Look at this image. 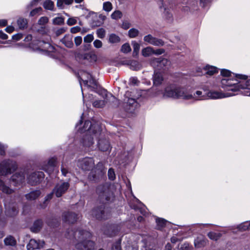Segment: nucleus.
<instances>
[{
	"mask_svg": "<svg viewBox=\"0 0 250 250\" xmlns=\"http://www.w3.org/2000/svg\"><path fill=\"white\" fill-rule=\"evenodd\" d=\"M130 83L133 85H138L140 83L139 81L136 77H132L130 79Z\"/></svg>",
	"mask_w": 250,
	"mask_h": 250,
	"instance_id": "63",
	"label": "nucleus"
},
{
	"mask_svg": "<svg viewBox=\"0 0 250 250\" xmlns=\"http://www.w3.org/2000/svg\"><path fill=\"white\" fill-rule=\"evenodd\" d=\"M74 0H58L57 2V6L61 9L64 8V4L66 5L71 4Z\"/></svg>",
	"mask_w": 250,
	"mask_h": 250,
	"instance_id": "35",
	"label": "nucleus"
},
{
	"mask_svg": "<svg viewBox=\"0 0 250 250\" xmlns=\"http://www.w3.org/2000/svg\"><path fill=\"white\" fill-rule=\"evenodd\" d=\"M104 166L102 163H98L95 168L89 173L88 178L90 181L96 182L104 173Z\"/></svg>",
	"mask_w": 250,
	"mask_h": 250,
	"instance_id": "7",
	"label": "nucleus"
},
{
	"mask_svg": "<svg viewBox=\"0 0 250 250\" xmlns=\"http://www.w3.org/2000/svg\"><path fill=\"white\" fill-rule=\"evenodd\" d=\"M48 18L47 17H42L38 21V23L40 25H44L48 22Z\"/></svg>",
	"mask_w": 250,
	"mask_h": 250,
	"instance_id": "50",
	"label": "nucleus"
},
{
	"mask_svg": "<svg viewBox=\"0 0 250 250\" xmlns=\"http://www.w3.org/2000/svg\"><path fill=\"white\" fill-rule=\"evenodd\" d=\"M144 41L154 46H162L164 45V42L162 40L154 37L151 34L144 36Z\"/></svg>",
	"mask_w": 250,
	"mask_h": 250,
	"instance_id": "15",
	"label": "nucleus"
},
{
	"mask_svg": "<svg viewBox=\"0 0 250 250\" xmlns=\"http://www.w3.org/2000/svg\"><path fill=\"white\" fill-rule=\"evenodd\" d=\"M132 44L133 48V54H138L140 50V44L135 41L133 42Z\"/></svg>",
	"mask_w": 250,
	"mask_h": 250,
	"instance_id": "48",
	"label": "nucleus"
},
{
	"mask_svg": "<svg viewBox=\"0 0 250 250\" xmlns=\"http://www.w3.org/2000/svg\"><path fill=\"white\" fill-rule=\"evenodd\" d=\"M41 192L40 190H36L31 191L25 195V197L28 200H34L37 199L41 195Z\"/></svg>",
	"mask_w": 250,
	"mask_h": 250,
	"instance_id": "25",
	"label": "nucleus"
},
{
	"mask_svg": "<svg viewBox=\"0 0 250 250\" xmlns=\"http://www.w3.org/2000/svg\"><path fill=\"white\" fill-rule=\"evenodd\" d=\"M42 221L41 220H38L36 221L32 227L31 228V230L34 232H39L42 227Z\"/></svg>",
	"mask_w": 250,
	"mask_h": 250,
	"instance_id": "29",
	"label": "nucleus"
},
{
	"mask_svg": "<svg viewBox=\"0 0 250 250\" xmlns=\"http://www.w3.org/2000/svg\"><path fill=\"white\" fill-rule=\"evenodd\" d=\"M94 46L97 48H101L102 46V42L99 40H96L93 42Z\"/></svg>",
	"mask_w": 250,
	"mask_h": 250,
	"instance_id": "59",
	"label": "nucleus"
},
{
	"mask_svg": "<svg viewBox=\"0 0 250 250\" xmlns=\"http://www.w3.org/2000/svg\"><path fill=\"white\" fill-rule=\"evenodd\" d=\"M139 31L138 29L132 28L130 29L128 32V35L129 38H134L138 36Z\"/></svg>",
	"mask_w": 250,
	"mask_h": 250,
	"instance_id": "41",
	"label": "nucleus"
},
{
	"mask_svg": "<svg viewBox=\"0 0 250 250\" xmlns=\"http://www.w3.org/2000/svg\"><path fill=\"white\" fill-rule=\"evenodd\" d=\"M57 159L55 157L50 159L47 163V165L44 166L43 169L49 173H50L54 170V167L56 166Z\"/></svg>",
	"mask_w": 250,
	"mask_h": 250,
	"instance_id": "19",
	"label": "nucleus"
},
{
	"mask_svg": "<svg viewBox=\"0 0 250 250\" xmlns=\"http://www.w3.org/2000/svg\"><path fill=\"white\" fill-rule=\"evenodd\" d=\"M237 84V85L235 87H238L239 89H247L248 87L250 86V79L245 82V84L241 83L240 82H239V83Z\"/></svg>",
	"mask_w": 250,
	"mask_h": 250,
	"instance_id": "44",
	"label": "nucleus"
},
{
	"mask_svg": "<svg viewBox=\"0 0 250 250\" xmlns=\"http://www.w3.org/2000/svg\"><path fill=\"white\" fill-rule=\"evenodd\" d=\"M105 104V102L104 100H97L93 102V105L97 108L103 107Z\"/></svg>",
	"mask_w": 250,
	"mask_h": 250,
	"instance_id": "43",
	"label": "nucleus"
},
{
	"mask_svg": "<svg viewBox=\"0 0 250 250\" xmlns=\"http://www.w3.org/2000/svg\"><path fill=\"white\" fill-rule=\"evenodd\" d=\"M208 243V239L204 236L200 235L194 240V246L196 248L204 247Z\"/></svg>",
	"mask_w": 250,
	"mask_h": 250,
	"instance_id": "18",
	"label": "nucleus"
},
{
	"mask_svg": "<svg viewBox=\"0 0 250 250\" xmlns=\"http://www.w3.org/2000/svg\"><path fill=\"white\" fill-rule=\"evenodd\" d=\"M6 148L4 145L0 143V155L1 156H4L5 154V150Z\"/></svg>",
	"mask_w": 250,
	"mask_h": 250,
	"instance_id": "60",
	"label": "nucleus"
},
{
	"mask_svg": "<svg viewBox=\"0 0 250 250\" xmlns=\"http://www.w3.org/2000/svg\"><path fill=\"white\" fill-rule=\"evenodd\" d=\"M94 39L93 36L91 34H88L84 38V42H91Z\"/></svg>",
	"mask_w": 250,
	"mask_h": 250,
	"instance_id": "55",
	"label": "nucleus"
},
{
	"mask_svg": "<svg viewBox=\"0 0 250 250\" xmlns=\"http://www.w3.org/2000/svg\"><path fill=\"white\" fill-rule=\"evenodd\" d=\"M207 235L208 237V238L211 240H212L213 241H217L221 237L222 235L220 232L210 231L208 233Z\"/></svg>",
	"mask_w": 250,
	"mask_h": 250,
	"instance_id": "34",
	"label": "nucleus"
},
{
	"mask_svg": "<svg viewBox=\"0 0 250 250\" xmlns=\"http://www.w3.org/2000/svg\"><path fill=\"white\" fill-rule=\"evenodd\" d=\"M98 146L99 149L103 151H108L110 148L109 142L106 139H101L99 140Z\"/></svg>",
	"mask_w": 250,
	"mask_h": 250,
	"instance_id": "22",
	"label": "nucleus"
},
{
	"mask_svg": "<svg viewBox=\"0 0 250 250\" xmlns=\"http://www.w3.org/2000/svg\"><path fill=\"white\" fill-rule=\"evenodd\" d=\"M76 22V20L73 18H69L67 21V24L70 26L75 24Z\"/></svg>",
	"mask_w": 250,
	"mask_h": 250,
	"instance_id": "61",
	"label": "nucleus"
},
{
	"mask_svg": "<svg viewBox=\"0 0 250 250\" xmlns=\"http://www.w3.org/2000/svg\"><path fill=\"white\" fill-rule=\"evenodd\" d=\"M112 9V5L111 3L109 1H106L103 4V9L106 11L109 12Z\"/></svg>",
	"mask_w": 250,
	"mask_h": 250,
	"instance_id": "46",
	"label": "nucleus"
},
{
	"mask_svg": "<svg viewBox=\"0 0 250 250\" xmlns=\"http://www.w3.org/2000/svg\"><path fill=\"white\" fill-rule=\"evenodd\" d=\"M5 209L6 215L10 217H14L18 213V210L16 207L13 205H10L8 207H7L6 205H5Z\"/></svg>",
	"mask_w": 250,
	"mask_h": 250,
	"instance_id": "24",
	"label": "nucleus"
},
{
	"mask_svg": "<svg viewBox=\"0 0 250 250\" xmlns=\"http://www.w3.org/2000/svg\"><path fill=\"white\" fill-rule=\"evenodd\" d=\"M111 250H121L120 242L119 241L114 243L112 245Z\"/></svg>",
	"mask_w": 250,
	"mask_h": 250,
	"instance_id": "56",
	"label": "nucleus"
},
{
	"mask_svg": "<svg viewBox=\"0 0 250 250\" xmlns=\"http://www.w3.org/2000/svg\"><path fill=\"white\" fill-rule=\"evenodd\" d=\"M164 79L162 75L160 72H155L153 77V84L155 85L161 84Z\"/></svg>",
	"mask_w": 250,
	"mask_h": 250,
	"instance_id": "27",
	"label": "nucleus"
},
{
	"mask_svg": "<svg viewBox=\"0 0 250 250\" xmlns=\"http://www.w3.org/2000/svg\"><path fill=\"white\" fill-rule=\"evenodd\" d=\"M42 10V8L40 7L38 8H36L33 10H32L30 13V16L31 17H33L34 16L37 15Z\"/></svg>",
	"mask_w": 250,
	"mask_h": 250,
	"instance_id": "54",
	"label": "nucleus"
},
{
	"mask_svg": "<svg viewBox=\"0 0 250 250\" xmlns=\"http://www.w3.org/2000/svg\"><path fill=\"white\" fill-rule=\"evenodd\" d=\"M70 187L68 182H62L56 184L53 188V192L57 197H61Z\"/></svg>",
	"mask_w": 250,
	"mask_h": 250,
	"instance_id": "10",
	"label": "nucleus"
},
{
	"mask_svg": "<svg viewBox=\"0 0 250 250\" xmlns=\"http://www.w3.org/2000/svg\"><path fill=\"white\" fill-rule=\"evenodd\" d=\"M108 178L111 180H114L115 179V174L114 169L112 168L109 169L108 171Z\"/></svg>",
	"mask_w": 250,
	"mask_h": 250,
	"instance_id": "51",
	"label": "nucleus"
},
{
	"mask_svg": "<svg viewBox=\"0 0 250 250\" xmlns=\"http://www.w3.org/2000/svg\"><path fill=\"white\" fill-rule=\"evenodd\" d=\"M96 192L99 195L100 200L103 203L110 201L113 198L112 192L106 186H99L97 188Z\"/></svg>",
	"mask_w": 250,
	"mask_h": 250,
	"instance_id": "4",
	"label": "nucleus"
},
{
	"mask_svg": "<svg viewBox=\"0 0 250 250\" xmlns=\"http://www.w3.org/2000/svg\"><path fill=\"white\" fill-rule=\"evenodd\" d=\"M221 74L223 76L228 78L230 75L231 72L227 69H222L221 71Z\"/></svg>",
	"mask_w": 250,
	"mask_h": 250,
	"instance_id": "58",
	"label": "nucleus"
},
{
	"mask_svg": "<svg viewBox=\"0 0 250 250\" xmlns=\"http://www.w3.org/2000/svg\"><path fill=\"white\" fill-rule=\"evenodd\" d=\"M43 7L47 10L53 11L54 9V4L51 0H45L43 4Z\"/></svg>",
	"mask_w": 250,
	"mask_h": 250,
	"instance_id": "37",
	"label": "nucleus"
},
{
	"mask_svg": "<svg viewBox=\"0 0 250 250\" xmlns=\"http://www.w3.org/2000/svg\"><path fill=\"white\" fill-rule=\"evenodd\" d=\"M17 168L16 163L12 160H7L0 164V174L6 175L11 174Z\"/></svg>",
	"mask_w": 250,
	"mask_h": 250,
	"instance_id": "6",
	"label": "nucleus"
},
{
	"mask_svg": "<svg viewBox=\"0 0 250 250\" xmlns=\"http://www.w3.org/2000/svg\"><path fill=\"white\" fill-rule=\"evenodd\" d=\"M0 190H2L3 193L7 194H11L14 191L13 190L5 186L3 182L1 180H0Z\"/></svg>",
	"mask_w": 250,
	"mask_h": 250,
	"instance_id": "33",
	"label": "nucleus"
},
{
	"mask_svg": "<svg viewBox=\"0 0 250 250\" xmlns=\"http://www.w3.org/2000/svg\"><path fill=\"white\" fill-rule=\"evenodd\" d=\"M234 81H236L231 80L229 79L228 78H226L223 79L221 80V84L223 87H230L235 85L236 84V83L233 82Z\"/></svg>",
	"mask_w": 250,
	"mask_h": 250,
	"instance_id": "31",
	"label": "nucleus"
},
{
	"mask_svg": "<svg viewBox=\"0 0 250 250\" xmlns=\"http://www.w3.org/2000/svg\"><path fill=\"white\" fill-rule=\"evenodd\" d=\"M54 194V192H53V190H52V191L51 193L47 194L45 196L44 201L43 202V203L42 204L40 205L41 208H46V207L47 206V202L49 201L52 198L53 195Z\"/></svg>",
	"mask_w": 250,
	"mask_h": 250,
	"instance_id": "39",
	"label": "nucleus"
},
{
	"mask_svg": "<svg viewBox=\"0 0 250 250\" xmlns=\"http://www.w3.org/2000/svg\"><path fill=\"white\" fill-rule=\"evenodd\" d=\"M74 42L76 46L80 45L82 42V38L81 36H77L74 39Z\"/></svg>",
	"mask_w": 250,
	"mask_h": 250,
	"instance_id": "57",
	"label": "nucleus"
},
{
	"mask_svg": "<svg viewBox=\"0 0 250 250\" xmlns=\"http://www.w3.org/2000/svg\"><path fill=\"white\" fill-rule=\"evenodd\" d=\"M97 34L99 38H103L105 36V30L101 28L97 30Z\"/></svg>",
	"mask_w": 250,
	"mask_h": 250,
	"instance_id": "53",
	"label": "nucleus"
},
{
	"mask_svg": "<svg viewBox=\"0 0 250 250\" xmlns=\"http://www.w3.org/2000/svg\"><path fill=\"white\" fill-rule=\"evenodd\" d=\"M44 174L42 171L35 172L31 174L28 177V182L32 185H36L44 178Z\"/></svg>",
	"mask_w": 250,
	"mask_h": 250,
	"instance_id": "12",
	"label": "nucleus"
},
{
	"mask_svg": "<svg viewBox=\"0 0 250 250\" xmlns=\"http://www.w3.org/2000/svg\"><path fill=\"white\" fill-rule=\"evenodd\" d=\"M44 245L45 242L43 241H37L34 239H31L27 245L26 248L27 250H34L42 248Z\"/></svg>",
	"mask_w": 250,
	"mask_h": 250,
	"instance_id": "17",
	"label": "nucleus"
},
{
	"mask_svg": "<svg viewBox=\"0 0 250 250\" xmlns=\"http://www.w3.org/2000/svg\"><path fill=\"white\" fill-rule=\"evenodd\" d=\"M157 223V228L158 229H162L166 226L167 221L164 219L158 218L156 220Z\"/></svg>",
	"mask_w": 250,
	"mask_h": 250,
	"instance_id": "38",
	"label": "nucleus"
},
{
	"mask_svg": "<svg viewBox=\"0 0 250 250\" xmlns=\"http://www.w3.org/2000/svg\"><path fill=\"white\" fill-rule=\"evenodd\" d=\"M179 250H189V246L188 243L182 244L179 248Z\"/></svg>",
	"mask_w": 250,
	"mask_h": 250,
	"instance_id": "62",
	"label": "nucleus"
},
{
	"mask_svg": "<svg viewBox=\"0 0 250 250\" xmlns=\"http://www.w3.org/2000/svg\"><path fill=\"white\" fill-rule=\"evenodd\" d=\"M61 42L67 47L72 48L73 46V36L71 35H66L61 39Z\"/></svg>",
	"mask_w": 250,
	"mask_h": 250,
	"instance_id": "21",
	"label": "nucleus"
},
{
	"mask_svg": "<svg viewBox=\"0 0 250 250\" xmlns=\"http://www.w3.org/2000/svg\"><path fill=\"white\" fill-rule=\"evenodd\" d=\"M92 215L98 220H105L110 215L109 210L103 205L94 208L92 211Z\"/></svg>",
	"mask_w": 250,
	"mask_h": 250,
	"instance_id": "5",
	"label": "nucleus"
},
{
	"mask_svg": "<svg viewBox=\"0 0 250 250\" xmlns=\"http://www.w3.org/2000/svg\"><path fill=\"white\" fill-rule=\"evenodd\" d=\"M163 97L173 99H182L185 100H198L199 98L193 96L185 87L180 86L169 85L166 87L163 92Z\"/></svg>",
	"mask_w": 250,
	"mask_h": 250,
	"instance_id": "2",
	"label": "nucleus"
},
{
	"mask_svg": "<svg viewBox=\"0 0 250 250\" xmlns=\"http://www.w3.org/2000/svg\"><path fill=\"white\" fill-rule=\"evenodd\" d=\"M104 234L109 237L115 236L119 231L118 227L115 225L104 226L102 228Z\"/></svg>",
	"mask_w": 250,
	"mask_h": 250,
	"instance_id": "14",
	"label": "nucleus"
},
{
	"mask_svg": "<svg viewBox=\"0 0 250 250\" xmlns=\"http://www.w3.org/2000/svg\"><path fill=\"white\" fill-rule=\"evenodd\" d=\"M121 51L123 53H127L131 51V47L128 43L124 44L121 48Z\"/></svg>",
	"mask_w": 250,
	"mask_h": 250,
	"instance_id": "49",
	"label": "nucleus"
},
{
	"mask_svg": "<svg viewBox=\"0 0 250 250\" xmlns=\"http://www.w3.org/2000/svg\"><path fill=\"white\" fill-rule=\"evenodd\" d=\"M150 63L154 68H157L158 69H165L170 65V62L167 59L160 57L151 59Z\"/></svg>",
	"mask_w": 250,
	"mask_h": 250,
	"instance_id": "9",
	"label": "nucleus"
},
{
	"mask_svg": "<svg viewBox=\"0 0 250 250\" xmlns=\"http://www.w3.org/2000/svg\"><path fill=\"white\" fill-rule=\"evenodd\" d=\"M63 221L69 224H73L76 222L78 219L77 214L73 212L66 211L64 212L62 215Z\"/></svg>",
	"mask_w": 250,
	"mask_h": 250,
	"instance_id": "16",
	"label": "nucleus"
},
{
	"mask_svg": "<svg viewBox=\"0 0 250 250\" xmlns=\"http://www.w3.org/2000/svg\"><path fill=\"white\" fill-rule=\"evenodd\" d=\"M99 135L95 138H97ZM95 136L93 134V136L89 133H86L83 138V143L84 146L89 147L93 144V139Z\"/></svg>",
	"mask_w": 250,
	"mask_h": 250,
	"instance_id": "20",
	"label": "nucleus"
},
{
	"mask_svg": "<svg viewBox=\"0 0 250 250\" xmlns=\"http://www.w3.org/2000/svg\"><path fill=\"white\" fill-rule=\"evenodd\" d=\"M77 165L80 168L84 171L91 170L95 167L94 160L90 157H85L79 159Z\"/></svg>",
	"mask_w": 250,
	"mask_h": 250,
	"instance_id": "8",
	"label": "nucleus"
},
{
	"mask_svg": "<svg viewBox=\"0 0 250 250\" xmlns=\"http://www.w3.org/2000/svg\"><path fill=\"white\" fill-rule=\"evenodd\" d=\"M83 83L93 89L96 88L98 86L97 81L91 75H89V78L88 80L83 81Z\"/></svg>",
	"mask_w": 250,
	"mask_h": 250,
	"instance_id": "26",
	"label": "nucleus"
},
{
	"mask_svg": "<svg viewBox=\"0 0 250 250\" xmlns=\"http://www.w3.org/2000/svg\"><path fill=\"white\" fill-rule=\"evenodd\" d=\"M25 179V176L23 172L16 173L11 177V180L16 184L22 183Z\"/></svg>",
	"mask_w": 250,
	"mask_h": 250,
	"instance_id": "23",
	"label": "nucleus"
},
{
	"mask_svg": "<svg viewBox=\"0 0 250 250\" xmlns=\"http://www.w3.org/2000/svg\"><path fill=\"white\" fill-rule=\"evenodd\" d=\"M65 32V29L64 28H61L56 31L55 34L57 36H59Z\"/></svg>",
	"mask_w": 250,
	"mask_h": 250,
	"instance_id": "64",
	"label": "nucleus"
},
{
	"mask_svg": "<svg viewBox=\"0 0 250 250\" xmlns=\"http://www.w3.org/2000/svg\"><path fill=\"white\" fill-rule=\"evenodd\" d=\"M17 24L20 29L23 30L27 27V20L23 18L20 17L17 20Z\"/></svg>",
	"mask_w": 250,
	"mask_h": 250,
	"instance_id": "30",
	"label": "nucleus"
},
{
	"mask_svg": "<svg viewBox=\"0 0 250 250\" xmlns=\"http://www.w3.org/2000/svg\"><path fill=\"white\" fill-rule=\"evenodd\" d=\"M75 56L76 59L80 62H83L84 61L87 60L89 62H91L93 61H96V56L92 53H80L78 52H76L75 54Z\"/></svg>",
	"mask_w": 250,
	"mask_h": 250,
	"instance_id": "13",
	"label": "nucleus"
},
{
	"mask_svg": "<svg viewBox=\"0 0 250 250\" xmlns=\"http://www.w3.org/2000/svg\"><path fill=\"white\" fill-rule=\"evenodd\" d=\"M131 92L127 91L124 100V107L126 111L133 112L139 107V104L135 98L130 97Z\"/></svg>",
	"mask_w": 250,
	"mask_h": 250,
	"instance_id": "3",
	"label": "nucleus"
},
{
	"mask_svg": "<svg viewBox=\"0 0 250 250\" xmlns=\"http://www.w3.org/2000/svg\"><path fill=\"white\" fill-rule=\"evenodd\" d=\"M122 13L119 10L115 11L111 15L112 19L118 20L122 17Z\"/></svg>",
	"mask_w": 250,
	"mask_h": 250,
	"instance_id": "45",
	"label": "nucleus"
},
{
	"mask_svg": "<svg viewBox=\"0 0 250 250\" xmlns=\"http://www.w3.org/2000/svg\"><path fill=\"white\" fill-rule=\"evenodd\" d=\"M4 242L6 246H15L17 244L16 239L13 236L11 235L6 237L4 240Z\"/></svg>",
	"mask_w": 250,
	"mask_h": 250,
	"instance_id": "32",
	"label": "nucleus"
},
{
	"mask_svg": "<svg viewBox=\"0 0 250 250\" xmlns=\"http://www.w3.org/2000/svg\"><path fill=\"white\" fill-rule=\"evenodd\" d=\"M54 24L62 25L64 23V18L62 17H57L53 19Z\"/></svg>",
	"mask_w": 250,
	"mask_h": 250,
	"instance_id": "47",
	"label": "nucleus"
},
{
	"mask_svg": "<svg viewBox=\"0 0 250 250\" xmlns=\"http://www.w3.org/2000/svg\"><path fill=\"white\" fill-rule=\"evenodd\" d=\"M65 236L73 241L75 248L77 250L94 249L95 242L91 240L92 234L88 231L82 229L69 230Z\"/></svg>",
	"mask_w": 250,
	"mask_h": 250,
	"instance_id": "1",
	"label": "nucleus"
},
{
	"mask_svg": "<svg viewBox=\"0 0 250 250\" xmlns=\"http://www.w3.org/2000/svg\"><path fill=\"white\" fill-rule=\"evenodd\" d=\"M208 97L210 99H216L225 97L223 93L216 91H210L208 92Z\"/></svg>",
	"mask_w": 250,
	"mask_h": 250,
	"instance_id": "28",
	"label": "nucleus"
},
{
	"mask_svg": "<svg viewBox=\"0 0 250 250\" xmlns=\"http://www.w3.org/2000/svg\"><path fill=\"white\" fill-rule=\"evenodd\" d=\"M239 228L242 230H246L250 229V222H246L243 224H241Z\"/></svg>",
	"mask_w": 250,
	"mask_h": 250,
	"instance_id": "52",
	"label": "nucleus"
},
{
	"mask_svg": "<svg viewBox=\"0 0 250 250\" xmlns=\"http://www.w3.org/2000/svg\"><path fill=\"white\" fill-rule=\"evenodd\" d=\"M83 130L84 131L87 130L88 131L87 133H90L92 132L95 137H97L101 134V130L99 125L94 124L92 125L91 122L90 121H86L84 122Z\"/></svg>",
	"mask_w": 250,
	"mask_h": 250,
	"instance_id": "11",
	"label": "nucleus"
},
{
	"mask_svg": "<svg viewBox=\"0 0 250 250\" xmlns=\"http://www.w3.org/2000/svg\"><path fill=\"white\" fill-rule=\"evenodd\" d=\"M153 49L151 47H147L142 50V53L144 57H148L153 54Z\"/></svg>",
	"mask_w": 250,
	"mask_h": 250,
	"instance_id": "40",
	"label": "nucleus"
},
{
	"mask_svg": "<svg viewBox=\"0 0 250 250\" xmlns=\"http://www.w3.org/2000/svg\"><path fill=\"white\" fill-rule=\"evenodd\" d=\"M120 41V37L114 34H112L109 36V42L111 43H117Z\"/></svg>",
	"mask_w": 250,
	"mask_h": 250,
	"instance_id": "42",
	"label": "nucleus"
},
{
	"mask_svg": "<svg viewBox=\"0 0 250 250\" xmlns=\"http://www.w3.org/2000/svg\"><path fill=\"white\" fill-rule=\"evenodd\" d=\"M204 69L206 71V73L210 76L213 75L218 72L217 68L212 66H206Z\"/></svg>",
	"mask_w": 250,
	"mask_h": 250,
	"instance_id": "36",
	"label": "nucleus"
}]
</instances>
